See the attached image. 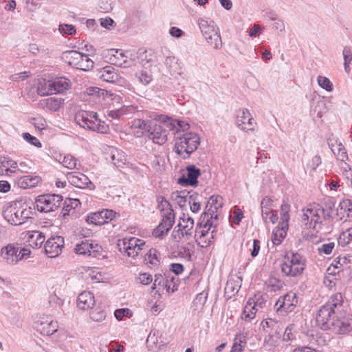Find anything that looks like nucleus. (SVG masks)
<instances>
[{"mask_svg":"<svg viewBox=\"0 0 352 352\" xmlns=\"http://www.w3.org/2000/svg\"><path fill=\"white\" fill-rule=\"evenodd\" d=\"M58 31L64 35H74L76 34V28L73 25L62 23L58 26Z\"/></svg>","mask_w":352,"mask_h":352,"instance_id":"nucleus-47","label":"nucleus"},{"mask_svg":"<svg viewBox=\"0 0 352 352\" xmlns=\"http://www.w3.org/2000/svg\"><path fill=\"white\" fill-rule=\"evenodd\" d=\"M63 201V197L56 194H45L36 197L35 204L37 210L43 212H49L58 208Z\"/></svg>","mask_w":352,"mask_h":352,"instance_id":"nucleus-7","label":"nucleus"},{"mask_svg":"<svg viewBox=\"0 0 352 352\" xmlns=\"http://www.w3.org/2000/svg\"><path fill=\"white\" fill-rule=\"evenodd\" d=\"M317 81L319 86L327 91H331L333 90V85L327 77L319 76L317 78Z\"/></svg>","mask_w":352,"mask_h":352,"instance_id":"nucleus-51","label":"nucleus"},{"mask_svg":"<svg viewBox=\"0 0 352 352\" xmlns=\"http://www.w3.org/2000/svg\"><path fill=\"white\" fill-rule=\"evenodd\" d=\"M114 316L117 320H121L124 317L130 318L132 313L129 309H118L114 311Z\"/></svg>","mask_w":352,"mask_h":352,"instance_id":"nucleus-57","label":"nucleus"},{"mask_svg":"<svg viewBox=\"0 0 352 352\" xmlns=\"http://www.w3.org/2000/svg\"><path fill=\"white\" fill-rule=\"evenodd\" d=\"M175 223L173 210H170L163 214L162 221L153 230V234L155 237H163L171 229Z\"/></svg>","mask_w":352,"mask_h":352,"instance_id":"nucleus-13","label":"nucleus"},{"mask_svg":"<svg viewBox=\"0 0 352 352\" xmlns=\"http://www.w3.org/2000/svg\"><path fill=\"white\" fill-rule=\"evenodd\" d=\"M53 94H62L71 87L70 80L63 76L52 80Z\"/></svg>","mask_w":352,"mask_h":352,"instance_id":"nucleus-24","label":"nucleus"},{"mask_svg":"<svg viewBox=\"0 0 352 352\" xmlns=\"http://www.w3.org/2000/svg\"><path fill=\"white\" fill-rule=\"evenodd\" d=\"M164 124L166 125L168 130H173L176 125L183 131H186L189 129V124L182 120H174L168 116H164Z\"/></svg>","mask_w":352,"mask_h":352,"instance_id":"nucleus-31","label":"nucleus"},{"mask_svg":"<svg viewBox=\"0 0 352 352\" xmlns=\"http://www.w3.org/2000/svg\"><path fill=\"white\" fill-rule=\"evenodd\" d=\"M339 207L340 210H343L344 211L352 212V200L351 199H344L341 201L339 204Z\"/></svg>","mask_w":352,"mask_h":352,"instance_id":"nucleus-64","label":"nucleus"},{"mask_svg":"<svg viewBox=\"0 0 352 352\" xmlns=\"http://www.w3.org/2000/svg\"><path fill=\"white\" fill-rule=\"evenodd\" d=\"M236 126L243 131H254V126L256 124L253 117L247 109L239 111L236 120Z\"/></svg>","mask_w":352,"mask_h":352,"instance_id":"nucleus-15","label":"nucleus"},{"mask_svg":"<svg viewBox=\"0 0 352 352\" xmlns=\"http://www.w3.org/2000/svg\"><path fill=\"white\" fill-rule=\"evenodd\" d=\"M62 164L65 167L72 169L76 166V159L72 155H67L64 157Z\"/></svg>","mask_w":352,"mask_h":352,"instance_id":"nucleus-56","label":"nucleus"},{"mask_svg":"<svg viewBox=\"0 0 352 352\" xmlns=\"http://www.w3.org/2000/svg\"><path fill=\"white\" fill-rule=\"evenodd\" d=\"M93 248V242L85 239L80 243H78L74 249L75 252L78 254L89 255L90 250Z\"/></svg>","mask_w":352,"mask_h":352,"instance_id":"nucleus-35","label":"nucleus"},{"mask_svg":"<svg viewBox=\"0 0 352 352\" xmlns=\"http://www.w3.org/2000/svg\"><path fill=\"white\" fill-rule=\"evenodd\" d=\"M290 211V205L287 201L283 200V204L280 206V219L283 228L288 227V221L290 219L289 212Z\"/></svg>","mask_w":352,"mask_h":352,"instance_id":"nucleus-33","label":"nucleus"},{"mask_svg":"<svg viewBox=\"0 0 352 352\" xmlns=\"http://www.w3.org/2000/svg\"><path fill=\"white\" fill-rule=\"evenodd\" d=\"M351 241H352V228L342 232L338 239V245L342 247H344Z\"/></svg>","mask_w":352,"mask_h":352,"instance_id":"nucleus-41","label":"nucleus"},{"mask_svg":"<svg viewBox=\"0 0 352 352\" xmlns=\"http://www.w3.org/2000/svg\"><path fill=\"white\" fill-rule=\"evenodd\" d=\"M116 55H114V58H111V61L113 62V64L118 65L120 67H127L131 65V61L126 59V57L122 53L116 51Z\"/></svg>","mask_w":352,"mask_h":352,"instance_id":"nucleus-40","label":"nucleus"},{"mask_svg":"<svg viewBox=\"0 0 352 352\" xmlns=\"http://www.w3.org/2000/svg\"><path fill=\"white\" fill-rule=\"evenodd\" d=\"M207 298L208 293L204 291L196 296L194 303L199 306H204L207 300Z\"/></svg>","mask_w":352,"mask_h":352,"instance_id":"nucleus-61","label":"nucleus"},{"mask_svg":"<svg viewBox=\"0 0 352 352\" xmlns=\"http://www.w3.org/2000/svg\"><path fill=\"white\" fill-rule=\"evenodd\" d=\"M75 121L80 127L98 133H107L109 130L108 124L100 120L97 113L94 111H80L76 113Z\"/></svg>","mask_w":352,"mask_h":352,"instance_id":"nucleus-3","label":"nucleus"},{"mask_svg":"<svg viewBox=\"0 0 352 352\" xmlns=\"http://www.w3.org/2000/svg\"><path fill=\"white\" fill-rule=\"evenodd\" d=\"M138 241H140L139 239L131 237L129 239H124L122 241V246L120 243H118V245L120 247L119 250L121 252L135 259L139 257L140 254V252H136L135 249V247L138 246V245H137V242Z\"/></svg>","mask_w":352,"mask_h":352,"instance_id":"nucleus-21","label":"nucleus"},{"mask_svg":"<svg viewBox=\"0 0 352 352\" xmlns=\"http://www.w3.org/2000/svg\"><path fill=\"white\" fill-rule=\"evenodd\" d=\"M189 195V192L187 191H180L173 192L171 195V198L173 201H175L181 208L185 206L186 203L188 201V196Z\"/></svg>","mask_w":352,"mask_h":352,"instance_id":"nucleus-37","label":"nucleus"},{"mask_svg":"<svg viewBox=\"0 0 352 352\" xmlns=\"http://www.w3.org/2000/svg\"><path fill=\"white\" fill-rule=\"evenodd\" d=\"M280 226H281L280 230L278 229V230L273 232V236H272V241L273 244L276 245H279L282 242V240L285 238V236L286 235V232L284 231L285 228H282V225H280Z\"/></svg>","mask_w":352,"mask_h":352,"instance_id":"nucleus-48","label":"nucleus"},{"mask_svg":"<svg viewBox=\"0 0 352 352\" xmlns=\"http://www.w3.org/2000/svg\"><path fill=\"white\" fill-rule=\"evenodd\" d=\"M222 197L219 195H212L209 200L208 201V204L211 205L215 212H217V210L219 208L222 207L223 203H222Z\"/></svg>","mask_w":352,"mask_h":352,"instance_id":"nucleus-53","label":"nucleus"},{"mask_svg":"<svg viewBox=\"0 0 352 352\" xmlns=\"http://www.w3.org/2000/svg\"><path fill=\"white\" fill-rule=\"evenodd\" d=\"M16 249L12 245H7L1 250V257L6 263L14 265L17 263Z\"/></svg>","mask_w":352,"mask_h":352,"instance_id":"nucleus-27","label":"nucleus"},{"mask_svg":"<svg viewBox=\"0 0 352 352\" xmlns=\"http://www.w3.org/2000/svg\"><path fill=\"white\" fill-rule=\"evenodd\" d=\"M298 302V296L296 293L293 292H288L283 296L279 297L276 301L275 305L276 311L292 312L297 305Z\"/></svg>","mask_w":352,"mask_h":352,"instance_id":"nucleus-11","label":"nucleus"},{"mask_svg":"<svg viewBox=\"0 0 352 352\" xmlns=\"http://www.w3.org/2000/svg\"><path fill=\"white\" fill-rule=\"evenodd\" d=\"M165 278L162 276L161 274H155L154 283L152 286V289H154L157 285L162 286L166 289V291L168 292L170 289L171 285L168 284V278H170L169 274H164Z\"/></svg>","mask_w":352,"mask_h":352,"instance_id":"nucleus-36","label":"nucleus"},{"mask_svg":"<svg viewBox=\"0 0 352 352\" xmlns=\"http://www.w3.org/2000/svg\"><path fill=\"white\" fill-rule=\"evenodd\" d=\"M199 144L200 138L197 133L192 132L184 133L176 139L175 152L183 159H188L190 154L197 148Z\"/></svg>","mask_w":352,"mask_h":352,"instance_id":"nucleus-5","label":"nucleus"},{"mask_svg":"<svg viewBox=\"0 0 352 352\" xmlns=\"http://www.w3.org/2000/svg\"><path fill=\"white\" fill-rule=\"evenodd\" d=\"M157 201L158 203L157 208L160 211H166V212H167L170 211V210H173L170 204L166 200L164 197L158 196L157 197Z\"/></svg>","mask_w":352,"mask_h":352,"instance_id":"nucleus-52","label":"nucleus"},{"mask_svg":"<svg viewBox=\"0 0 352 352\" xmlns=\"http://www.w3.org/2000/svg\"><path fill=\"white\" fill-rule=\"evenodd\" d=\"M193 224H184L182 225L180 222L177 227H182L181 230V234L182 236H186L188 239L192 234Z\"/></svg>","mask_w":352,"mask_h":352,"instance_id":"nucleus-58","label":"nucleus"},{"mask_svg":"<svg viewBox=\"0 0 352 352\" xmlns=\"http://www.w3.org/2000/svg\"><path fill=\"white\" fill-rule=\"evenodd\" d=\"M187 175H183L178 179V184L182 186H197L198 184L197 178L201 175V170L195 165L187 166L186 168Z\"/></svg>","mask_w":352,"mask_h":352,"instance_id":"nucleus-16","label":"nucleus"},{"mask_svg":"<svg viewBox=\"0 0 352 352\" xmlns=\"http://www.w3.org/2000/svg\"><path fill=\"white\" fill-rule=\"evenodd\" d=\"M165 65L170 69V71L176 72L178 68L177 59L175 56H168L166 58Z\"/></svg>","mask_w":352,"mask_h":352,"instance_id":"nucleus-60","label":"nucleus"},{"mask_svg":"<svg viewBox=\"0 0 352 352\" xmlns=\"http://www.w3.org/2000/svg\"><path fill=\"white\" fill-rule=\"evenodd\" d=\"M161 121L162 124H157L153 121L151 122L147 135L148 140L159 145H163L166 143L168 135V129H165L166 125L164 124V117Z\"/></svg>","mask_w":352,"mask_h":352,"instance_id":"nucleus-9","label":"nucleus"},{"mask_svg":"<svg viewBox=\"0 0 352 352\" xmlns=\"http://www.w3.org/2000/svg\"><path fill=\"white\" fill-rule=\"evenodd\" d=\"M151 122V120L146 121L141 119L135 120L131 125L133 135L137 138L147 137Z\"/></svg>","mask_w":352,"mask_h":352,"instance_id":"nucleus-22","label":"nucleus"},{"mask_svg":"<svg viewBox=\"0 0 352 352\" xmlns=\"http://www.w3.org/2000/svg\"><path fill=\"white\" fill-rule=\"evenodd\" d=\"M206 216L205 219H210L211 220H217L218 214L217 212L214 210L213 207L207 203L204 212L201 214V217Z\"/></svg>","mask_w":352,"mask_h":352,"instance_id":"nucleus-44","label":"nucleus"},{"mask_svg":"<svg viewBox=\"0 0 352 352\" xmlns=\"http://www.w3.org/2000/svg\"><path fill=\"white\" fill-rule=\"evenodd\" d=\"M68 182L75 187L84 188H89V185H92L90 179L83 173L80 172H69L66 175Z\"/></svg>","mask_w":352,"mask_h":352,"instance_id":"nucleus-20","label":"nucleus"},{"mask_svg":"<svg viewBox=\"0 0 352 352\" xmlns=\"http://www.w3.org/2000/svg\"><path fill=\"white\" fill-rule=\"evenodd\" d=\"M37 93L41 96L52 95L53 89L52 85V80L41 81L37 87Z\"/></svg>","mask_w":352,"mask_h":352,"instance_id":"nucleus-34","label":"nucleus"},{"mask_svg":"<svg viewBox=\"0 0 352 352\" xmlns=\"http://www.w3.org/2000/svg\"><path fill=\"white\" fill-rule=\"evenodd\" d=\"M80 204V201L78 199L68 198L65 199L64 206L62 209L61 214L63 217L69 215V212L72 209H75Z\"/></svg>","mask_w":352,"mask_h":352,"instance_id":"nucleus-38","label":"nucleus"},{"mask_svg":"<svg viewBox=\"0 0 352 352\" xmlns=\"http://www.w3.org/2000/svg\"><path fill=\"white\" fill-rule=\"evenodd\" d=\"M19 212V207H18L17 204L14 203L9 206H4L2 215L9 223L14 226H19L21 225Z\"/></svg>","mask_w":352,"mask_h":352,"instance_id":"nucleus-18","label":"nucleus"},{"mask_svg":"<svg viewBox=\"0 0 352 352\" xmlns=\"http://www.w3.org/2000/svg\"><path fill=\"white\" fill-rule=\"evenodd\" d=\"M316 320L321 328L331 329L337 334H345L352 330V318L344 309L340 293L332 295L319 309Z\"/></svg>","mask_w":352,"mask_h":352,"instance_id":"nucleus-1","label":"nucleus"},{"mask_svg":"<svg viewBox=\"0 0 352 352\" xmlns=\"http://www.w3.org/2000/svg\"><path fill=\"white\" fill-rule=\"evenodd\" d=\"M100 78L109 82H115L119 78L118 74L111 65L103 67L100 72Z\"/></svg>","mask_w":352,"mask_h":352,"instance_id":"nucleus-29","label":"nucleus"},{"mask_svg":"<svg viewBox=\"0 0 352 352\" xmlns=\"http://www.w3.org/2000/svg\"><path fill=\"white\" fill-rule=\"evenodd\" d=\"M91 318L96 322H101L106 318V313L100 308H96L90 311Z\"/></svg>","mask_w":352,"mask_h":352,"instance_id":"nucleus-46","label":"nucleus"},{"mask_svg":"<svg viewBox=\"0 0 352 352\" xmlns=\"http://www.w3.org/2000/svg\"><path fill=\"white\" fill-rule=\"evenodd\" d=\"M31 75V73L30 72H23L18 74H14L11 75L9 78L10 80L12 81H22L26 79L28 77H29Z\"/></svg>","mask_w":352,"mask_h":352,"instance_id":"nucleus-62","label":"nucleus"},{"mask_svg":"<svg viewBox=\"0 0 352 352\" xmlns=\"http://www.w3.org/2000/svg\"><path fill=\"white\" fill-rule=\"evenodd\" d=\"M64 247V239L61 236H52L45 244V251L50 258L58 256Z\"/></svg>","mask_w":352,"mask_h":352,"instance_id":"nucleus-12","label":"nucleus"},{"mask_svg":"<svg viewBox=\"0 0 352 352\" xmlns=\"http://www.w3.org/2000/svg\"><path fill=\"white\" fill-rule=\"evenodd\" d=\"M333 248H334V243L330 242L328 243L322 244L321 247L318 248V250L320 253L329 254L331 253Z\"/></svg>","mask_w":352,"mask_h":352,"instance_id":"nucleus-63","label":"nucleus"},{"mask_svg":"<svg viewBox=\"0 0 352 352\" xmlns=\"http://www.w3.org/2000/svg\"><path fill=\"white\" fill-rule=\"evenodd\" d=\"M41 181V179L39 176L28 175L20 177L17 179L16 184L19 188L26 189L36 186Z\"/></svg>","mask_w":352,"mask_h":352,"instance_id":"nucleus-25","label":"nucleus"},{"mask_svg":"<svg viewBox=\"0 0 352 352\" xmlns=\"http://www.w3.org/2000/svg\"><path fill=\"white\" fill-rule=\"evenodd\" d=\"M144 261L146 263H150L151 265L156 266L159 263L157 256V250L155 249H150L144 256Z\"/></svg>","mask_w":352,"mask_h":352,"instance_id":"nucleus-42","label":"nucleus"},{"mask_svg":"<svg viewBox=\"0 0 352 352\" xmlns=\"http://www.w3.org/2000/svg\"><path fill=\"white\" fill-rule=\"evenodd\" d=\"M146 344L149 350L155 351L166 345V342L162 341L161 338H158L155 333L153 334L150 333L146 340Z\"/></svg>","mask_w":352,"mask_h":352,"instance_id":"nucleus-32","label":"nucleus"},{"mask_svg":"<svg viewBox=\"0 0 352 352\" xmlns=\"http://www.w3.org/2000/svg\"><path fill=\"white\" fill-rule=\"evenodd\" d=\"M328 145L331 151L337 156L338 160L344 162L348 159L346 149L340 141L338 140H329Z\"/></svg>","mask_w":352,"mask_h":352,"instance_id":"nucleus-23","label":"nucleus"},{"mask_svg":"<svg viewBox=\"0 0 352 352\" xmlns=\"http://www.w3.org/2000/svg\"><path fill=\"white\" fill-rule=\"evenodd\" d=\"M281 263V271L287 276L296 277L302 273L305 268V259L300 254L292 252L285 256Z\"/></svg>","mask_w":352,"mask_h":352,"instance_id":"nucleus-6","label":"nucleus"},{"mask_svg":"<svg viewBox=\"0 0 352 352\" xmlns=\"http://www.w3.org/2000/svg\"><path fill=\"white\" fill-rule=\"evenodd\" d=\"M18 171V164L9 156H0V175L8 177L15 175Z\"/></svg>","mask_w":352,"mask_h":352,"instance_id":"nucleus-19","label":"nucleus"},{"mask_svg":"<svg viewBox=\"0 0 352 352\" xmlns=\"http://www.w3.org/2000/svg\"><path fill=\"white\" fill-rule=\"evenodd\" d=\"M256 312V311L254 306L248 307V305H246L241 314V318L245 320H250L254 318Z\"/></svg>","mask_w":352,"mask_h":352,"instance_id":"nucleus-54","label":"nucleus"},{"mask_svg":"<svg viewBox=\"0 0 352 352\" xmlns=\"http://www.w3.org/2000/svg\"><path fill=\"white\" fill-rule=\"evenodd\" d=\"M34 329L41 335L50 336L57 331L58 324L52 319L43 318L35 322Z\"/></svg>","mask_w":352,"mask_h":352,"instance_id":"nucleus-17","label":"nucleus"},{"mask_svg":"<svg viewBox=\"0 0 352 352\" xmlns=\"http://www.w3.org/2000/svg\"><path fill=\"white\" fill-rule=\"evenodd\" d=\"M23 138H24V140H25L30 144H31L32 145H34L38 148H41L42 146L40 141L36 137L32 136L29 133H23Z\"/></svg>","mask_w":352,"mask_h":352,"instance_id":"nucleus-59","label":"nucleus"},{"mask_svg":"<svg viewBox=\"0 0 352 352\" xmlns=\"http://www.w3.org/2000/svg\"><path fill=\"white\" fill-rule=\"evenodd\" d=\"M309 212V219H311L308 228L314 230L316 229V226L321 225L324 220L331 218L329 212L324 213V209L320 205H311L307 208Z\"/></svg>","mask_w":352,"mask_h":352,"instance_id":"nucleus-10","label":"nucleus"},{"mask_svg":"<svg viewBox=\"0 0 352 352\" xmlns=\"http://www.w3.org/2000/svg\"><path fill=\"white\" fill-rule=\"evenodd\" d=\"M94 296L90 292H82L78 297L77 306L82 310L88 309L94 305Z\"/></svg>","mask_w":352,"mask_h":352,"instance_id":"nucleus-26","label":"nucleus"},{"mask_svg":"<svg viewBox=\"0 0 352 352\" xmlns=\"http://www.w3.org/2000/svg\"><path fill=\"white\" fill-rule=\"evenodd\" d=\"M240 286L233 280H228L225 287V295L228 298L238 293Z\"/></svg>","mask_w":352,"mask_h":352,"instance_id":"nucleus-39","label":"nucleus"},{"mask_svg":"<svg viewBox=\"0 0 352 352\" xmlns=\"http://www.w3.org/2000/svg\"><path fill=\"white\" fill-rule=\"evenodd\" d=\"M205 217H200L195 229V239L197 244L201 248L209 247L217 232V224H214L213 220L205 219Z\"/></svg>","mask_w":352,"mask_h":352,"instance_id":"nucleus-2","label":"nucleus"},{"mask_svg":"<svg viewBox=\"0 0 352 352\" xmlns=\"http://www.w3.org/2000/svg\"><path fill=\"white\" fill-rule=\"evenodd\" d=\"M200 31L207 43L215 50L220 49L222 41L219 28L209 18H200L197 21Z\"/></svg>","mask_w":352,"mask_h":352,"instance_id":"nucleus-4","label":"nucleus"},{"mask_svg":"<svg viewBox=\"0 0 352 352\" xmlns=\"http://www.w3.org/2000/svg\"><path fill=\"white\" fill-rule=\"evenodd\" d=\"M41 104L45 107L50 111H57L63 107L64 104V99L56 97H50L47 99L41 100Z\"/></svg>","mask_w":352,"mask_h":352,"instance_id":"nucleus-30","label":"nucleus"},{"mask_svg":"<svg viewBox=\"0 0 352 352\" xmlns=\"http://www.w3.org/2000/svg\"><path fill=\"white\" fill-rule=\"evenodd\" d=\"M135 76L138 81L144 85H147L153 79L149 73L143 70L136 72Z\"/></svg>","mask_w":352,"mask_h":352,"instance_id":"nucleus-43","label":"nucleus"},{"mask_svg":"<svg viewBox=\"0 0 352 352\" xmlns=\"http://www.w3.org/2000/svg\"><path fill=\"white\" fill-rule=\"evenodd\" d=\"M65 54L68 64L78 69L88 71L94 67V62L89 58L88 54L76 50L67 51Z\"/></svg>","mask_w":352,"mask_h":352,"instance_id":"nucleus-8","label":"nucleus"},{"mask_svg":"<svg viewBox=\"0 0 352 352\" xmlns=\"http://www.w3.org/2000/svg\"><path fill=\"white\" fill-rule=\"evenodd\" d=\"M116 212L111 210H102L88 215L86 221L96 226L103 225L116 218Z\"/></svg>","mask_w":352,"mask_h":352,"instance_id":"nucleus-14","label":"nucleus"},{"mask_svg":"<svg viewBox=\"0 0 352 352\" xmlns=\"http://www.w3.org/2000/svg\"><path fill=\"white\" fill-rule=\"evenodd\" d=\"M45 240V234L40 231L34 230L28 235V245L34 249L41 248Z\"/></svg>","mask_w":352,"mask_h":352,"instance_id":"nucleus-28","label":"nucleus"},{"mask_svg":"<svg viewBox=\"0 0 352 352\" xmlns=\"http://www.w3.org/2000/svg\"><path fill=\"white\" fill-rule=\"evenodd\" d=\"M111 162L116 167H121L122 165L125 164V158L124 156L120 153L118 151L116 153H113L111 156Z\"/></svg>","mask_w":352,"mask_h":352,"instance_id":"nucleus-50","label":"nucleus"},{"mask_svg":"<svg viewBox=\"0 0 352 352\" xmlns=\"http://www.w3.org/2000/svg\"><path fill=\"white\" fill-rule=\"evenodd\" d=\"M327 110L326 103L323 100H318L314 109H311V111L316 113L317 117L319 118L322 117L323 113H325Z\"/></svg>","mask_w":352,"mask_h":352,"instance_id":"nucleus-45","label":"nucleus"},{"mask_svg":"<svg viewBox=\"0 0 352 352\" xmlns=\"http://www.w3.org/2000/svg\"><path fill=\"white\" fill-rule=\"evenodd\" d=\"M111 0H101L98 4V10L101 12L107 13L113 9Z\"/></svg>","mask_w":352,"mask_h":352,"instance_id":"nucleus-55","label":"nucleus"},{"mask_svg":"<svg viewBox=\"0 0 352 352\" xmlns=\"http://www.w3.org/2000/svg\"><path fill=\"white\" fill-rule=\"evenodd\" d=\"M246 342L245 338L236 337L232 347L231 352H241L243 350Z\"/></svg>","mask_w":352,"mask_h":352,"instance_id":"nucleus-49","label":"nucleus"}]
</instances>
